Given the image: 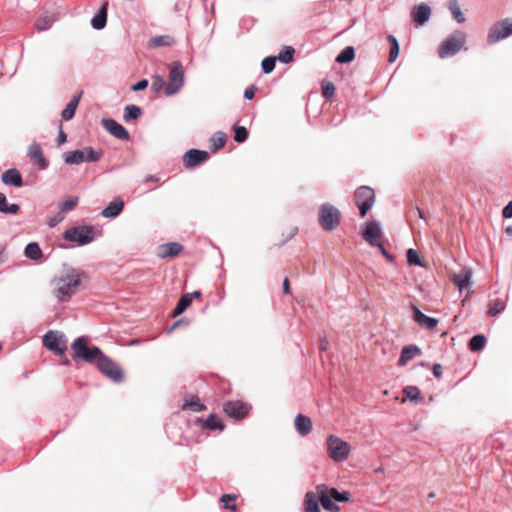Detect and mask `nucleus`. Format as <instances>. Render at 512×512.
<instances>
[{"mask_svg": "<svg viewBox=\"0 0 512 512\" xmlns=\"http://www.w3.org/2000/svg\"><path fill=\"white\" fill-rule=\"evenodd\" d=\"M82 96V91L78 92L76 95L73 96V98L68 102L66 107L61 112V117L64 121L71 120L76 112V109L79 105V101Z\"/></svg>", "mask_w": 512, "mask_h": 512, "instance_id": "obj_25", "label": "nucleus"}, {"mask_svg": "<svg viewBox=\"0 0 512 512\" xmlns=\"http://www.w3.org/2000/svg\"><path fill=\"white\" fill-rule=\"evenodd\" d=\"M124 208V202L122 200H116L107 205L101 212L104 218H115L118 216Z\"/></svg>", "mask_w": 512, "mask_h": 512, "instance_id": "obj_28", "label": "nucleus"}, {"mask_svg": "<svg viewBox=\"0 0 512 512\" xmlns=\"http://www.w3.org/2000/svg\"><path fill=\"white\" fill-rule=\"evenodd\" d=\"M67 140V136L65 134V132L62 130V128L60 127V130H59V134H58V145H62L66 142Z\"/></svg>", "mask_w": 512, "mask_h": 512, "instance_id": "obj_61", "label": "nucleus"}, {"mask_svg": "<svg viewBox=\"0 0 512 512\" xmlns=\"http://www.w3.org/2000/svg\"><path fill=\"white\" fill-rule=\"evenodd\" d=\"M191 302H192V295H189V294L182 295L172 313L173 316L176 317V316L182 314L190 306Z\"/></svg>", "mask_w": 512, "mask_h": 512, "instance_id": "obj_34", "label": "nucleus"}, {"mask_svg": "<svg viewBox=\"0 0 512 512\" xmlns=\"http://www.w3.org/2000/svg\"><path fill=\"white\" fill-rule=\"evenodd\" d=\"M107 3H104L99 12L92 18L91 25L95 30H101L105 27L107 22Z\"/></svg>", "mask_w": 512, "mask_h": 512, "instance_id": "obj_29", "label": "nucleus"}, {"mask_svg": "<svg viewBox=\"0 0 512 512\" xmlns=\"http://www.w3.org/2000/svg\"><path fill=\"white\" fill-rule=\"evenodd\" d=\"M183 250V246L178 242H169L157 247V256L161 259L175 257Z\"/></svg>", "mask_w": 512, "mask_h": 512, "instance_id": "obj_21", "label": "nucleus"}, {"mask_svg": "<svg viewBox=\"0 0 512 512\" xmlns=\"http://www.w3.org/2000/svg\"><path fill=\"white\" fill-rule=\"evenodd\" d=\"M317 492L319 494V501L325 510L331 512H337L339 510V506L333 501L331 490L328 491L326 485H318Z\"/></svg>", "mask_w": 512, "mask_h": 512, "instance_id": "obj_18", "label": "nucleus"}, {"mask_svg": "<svg viewBox=\"0 0 512 512\" xmlns=\"http://www.w3.org/2000/svg\"><path fill=\"white\" fill-rule=\"evenodd\" d=\"M159 178L155 175H148L145 177L144 179V182L145 183H148V182H152V183H155V182H158Z\"/></svg>", "mask_w": 512, "mask_h": 512, "instance_id": "obj_63", "label": "nucleus"}, {"mask_svg": "<svg viewBox=\"0 0 512 512\" xmlns=\"http://www.w3.org/2000/svg\"><path fill=\"white\" fill-rule=\"evenodd\" d=\"M164 85H165V80H164L163 76L154 75L152 77L151 89L153 92H155V93L160 92L164 88Z\"/></svg>", "mask_w": 512, "mask_h": 512, "instance_id": "obj_50", "label": "nucleus"}, {"mask_svg": "<svg viewBox=\"0 0 512 512\" xmlns=\"http://www.w3.org/2000/svg\"><path fill=\"white\" fill-rule=\"evenodd\" d=\"M52 25V19L48 16L40 17L35 22V27L38 31L48 30Z\"/></svg>", "mask_w": 512, "mask_h": 512, "instance_id": "obj_46", "label": "nucleus"}, {"mask_svg": "<svg viewBox=\"0 0 512 512\" xmlns=\"http://www.w3.org/2000/svg\"><path fill=\"white\" fill-rule=\"evenodd\" d=\"M355 58V50L352 46L345 47L341 53L336 57L338 63H349Z\"/></svg>", "mask_w": 512, "mask_h": 512, "instance_id": "obj_37", "label": "nucleus"}, {"mask_svg": "<svg viewBox=\"0 0 512 512\" xmlns=\"http://www.w3.org/2000/svg\"><path fill=\"white\" fill-rule=\"evenodd\" d=\"M432 372L436 378H440L442 376V366L438 363H435L433 365Z\"/></svg>", "mask_w": 512, "mask_h": 512, "instance_id": "obj_60", "label": "nucleus"}, {"mask_svg": "<svg viewBox=\"0 0 512 512\" xmlns=\"http://www.w3.org/2000/svg\"><path fill=\"white\" fill-rule=\"evenodd\" d=\"M175 43V40L170 35H159L151 38L148 41V46L150 48H158L162 46H172Z\"/></svg>", "mask_w": 512, "mask_h": 512, "instance_id": "obj_30", "label": "nucleus"}, {"mask_svg": "<svg viewBox=\"0 0 512 512\" xmlns=\"http://www.w3.org/2000/svg\"><path fill=\"white\" fill-rule=\"evenodd\" d=\"M326 445L328 455L334 462H344L348 459L351 452V447L348 442L331 434L326 440Z\"/></svg>", "mask_w": 512, "mask_h": 512, "instance_id": "obj_4", "label": "nucleus"}, {"mask_svg": "<svg viewBox=\"0 0 512 512\" xmlns=\"http://www.w3.org/2000/svg\"><path fill=\"white\" fill-rule=\"evenodd\" d=\"M407 261L410 265L423 266V261L419 253L412 248L407 251Z\"/></svg>", "mask_w": 512, "mask_h": 512, "instance_id": "obj_44", "label": "nucleus"}, {"mask_svg": "<svg viewBox=\"0 0 512 512\" xmlns=\"http://www.w3.org/2000/svg\"><path fill=\"white\" fill-rule=\"evenodd\" d=\"M24 254L27 258L32 260H39L42 257V250L38 243L31 242L26 245Z\"/></svg>", "mask_w": 512, "mask_h": 512, "instance_id": "obj_33", "label": "nucleus"}, {"mask_svg": "<svg viewBox=\"0 0 512 512\" xmlns=\"http://www.w3.org/2000/svg\"><path fill=\"white\" fill-rule=\"evenodd\" d=\"M203 427L209 430H223L224 424L216 415L211 414L207 417V419L203 422Z\"/></svg>", "mask_w": 512, "mask_h": 512, "instance_id": "obj_35", "label": "nucleus"}, {"mask_svg": "<svg viewBox=\"0 0 512 512\" xmlns=\"http://www.w3.org/2000/svg\"><path fill=\"white\" fill-rule=\"evenodd\" d=\"M399 50H400L399 44H395V45L391 46L390 53H389V59H388L390 63H393L397 59V57L399 55Z\"/></svg>", "mask_w": 512, "mask_h": 512, "instance_id": "obj_55", "label": "nucleus"}, {"mask_svg": "<svg viewBox=\"0 0 512 512\" xmlns=\"http://www.w3.org/2000/svg\"><path fill=\"white\" fill-rule=\"evenodd\" d=\"M27 154L29 158L40 167V169H46L48 167L49 163L43 155L40 144L37 142H33L29 145Z\"/></svg>", "mask_w": 512, "mask_h": 512, "instance_id": "obj_20", "label": "nucleus"}, {"mask_svg": "<svg viewBox=\"0 0 512 512\" xmlns=\"http://www.w3.org/2000/svg\"><path fill=\"white\" fill-rule=\"evenodd\" d=\"M236 498L235 495H231V494H223L220 498L221 502L224 503V506L230 510H235L236 509V505H228V501L230 500H234Z\"/></svg>", "mask_w": 512, "mask_h": 512, "instance_id": "obj_54", "label": "nucleus"}, {"mask_svg": "<svg viewBox=\"0 0 512 512\" xmlns=\"http://www.w3.org/2000/svg\"><path fill=\"white\" fill-rule=\"evenodd\" d=\"M466 42V36L464 33L457 31L451 36L445 39L442 45L439 47L438 55L440 58H447L455 55L461 50Z\"/></svg>", "mask_w": 512, "mask_h": 512, "instance_id": "obj_10", "label": "nucleus"}, {"mask_svg": "<svg viewBox=\"0 0 512 512\" xmlns=\"http://www.w3.org/2000/svg\"><path fill=\"white\" fill-rule=\"evenodd\" d=\"M421 349L415 345H407L402 348L400 358L398 360V366L403 367L415 356L421 355Z\"/></svg>", "mask_w": 512, "mask_h": 512, "instance_id": "obj_23", "label": "nucleus"}, {"mask_svg": "<svg viewBox=\"0 0 512 512\" xmlns=\"http://www.w3.org/2000/svg\"><path fill=\"white\" fill-rule=\"evenodd\" d=\"M305 512H321L318 504V496L314 492H307L305 495Z\"/></svg>", "mask_w": 512, "mask_h": 512, "instance_id": "obj_31", "label": "nucleus"}, {"mask_svg": "<svg viewBox=\"0 0 512 512\" xmlns=\"http://www.w3.org/2000/svg\"><path fill=\"white\" fill-rule=\"evenodd\" d=\"M184 70L181 62L174 61L169 65V80L164 88L166 96L177 94L184 85Z\"/></svg>", "mask_w": 512, "mask_h": 512, "instance_id": "obj_5", "label": "nucleus"}, {"mask_svg": "<svg viewBox=\"0 0 512 512\" xmlns=\"http://www.w3.org/2000/svg\"><path fill=\"white\" fill-rule=\"evenodd\" d=\"M354 200L363 217L372 208L375 202V192L368 186H362L355 191Z\"/></svg>", "mask_w": 512, "mask_h": 512, "instance_id": "obj_12", "label": "nucleus"}, {"mask_svg": "<svg viewBox=\"0 0 512 512\" xmlns=\"http://www.w3.org/2000/svg\"><path fill=\"white\" fill-rule=\"evenodd\" d=\"M63 238L73 243L72 247L85 246L94 241L95 230L93 226H75L67 229L63 234Z\"/></svg>", "mask_w": 512, "mask_h": 512, "instance_id": "obj_2", "label": "nucleus"}, {"mask_svg": "<svg viewBox=\"0 0 512 512\" xmlns=\"http://www.w3.org/2000/svg\"><path fill=\"white\" fill-rule=\"evenodd\" d=\"M431 13V7L426 3L416 5L411 12L414 25L420 27L426 24L431 17Z\"/></svg>", "mask_w": 512, "mask_h": 512, "instance_id": "obj_17", "label": "nucleus"}, {"mask_svg": "<svg viewBox=\"0 0 512 512\" xmlns=\"http://www.w3.org/2000/svg\"><path fill=\"white\" fill-rule=\"evenodd\" d=\"M248 138V131L243 126H236L234 128V140L238 143H243Z\"/></svg>", "mask_w": 512, "mask_h": 512, "instance_id": "obj_47", "label": "nucleus"}, {"mask_svg": "<svg viewBox=\"0 0 512 512\" xmlns=\"http://www.w3.org/2000/svg\"><path fill=\"white\" fill-rule=\"evenodd\" d=\"M448 8H449V10L452 13L453 18L458 23H464L465 22V17H464V15H463V13H462V11L460 9V6H459L457 0H449L448 1Z\"/></svg>", "mask_w": 512, "mask_h": 512, "instance_id": "obj_38", "label": "nucleus"}, {"mask_svg": "<svg viewBox=\"0 0 512 512\" xmlns=\"http://www.w3.org/2000/svg\"><path fill=\"white\" fill-rule=\"evenodd\" d=\"M295 429L301 436H306L312 431V421L303 414H297L294 420Z\"/></svg>", "mask_w": 512, "mask_h": 512, "instance_id": "obj_24", "label": "nucleus"}, {"mask_svg": "<svg viewBox=\"0 0 512 512\" xmlns=\"http://www.w3.org/2000/svg\"><path fill=\"white\" fill-rule=\"evenodd\" d=\"M504 218H512V201H510L502 210Z\"/></svg>", "mask_w": 512, "mask_h": 512, "instance_id": "obj_58", "label": "nucleus"}, {"mask_svg": "<svg viewBox=\"0 0 512 512\" xmlns=\"http://www.w3.org/2000/svg\"><path fill=\"white\" fill-rule=\"evenodd\" d=\"M79 201L78 197H69L66 200L59 203V211L64 214L65 212L73 210Z\"/></svg>", "mask_w": 512, "mask_h": 512, "instance_id": "obj_41", "label": "nucleus"}, {"mask_svg": "<svg viewBox=\"0 0 512 512\" xmlns=\"http://www.w3.org/2000/svg\"><path fill=\"white\" fill-rule=\"evenodd\" d=\"M84 273L72 267H64L52 281L53 295L60 303L68 302L80 288Z\"/></svg>", "mask_w": 512, "mask_h": 512, "instance_id": "obj_1", "label": "nucleus"}, {"mask_svg": "<svg viewBox=\"0 0 512 512\" xmlns=\"http://www.w3.org/2000/svg\"><path fill=\"white\" fill-rule=\"evenodd\" d=\"M375 247H377L379 249V251L381 252V254L389 261V262H392L393 261V256L385 249V247L383 246V244L381 243H378Z\"/></svg>", "mask_w": 512, "mask_h": 512, "instance_id": "obj_57", "label": "nucleus"}, {"mask_svg": "<svg viewBox=\"0 0 512 512\" xmlns=\"http://www.w3.org/2000/svg\"><path fill=\"white\" fill-rule=\"evenodd\" d=\"M382 227L376 220H368L364 223L361 236L371 246H376L382 237Z\"/></svg>", "mask_w": 512, "mask_h": 512, "instance_id": "obj_14", "label": "nucleus"}, {"mask_svg": "<svg viewBox=\"0 0 512 512\" xmlns=\"http://www.w3.org/2000/svg\"><path fill=\"white\" fill-rule=\"evenodd\" d=\"M331 493H332L333 499L338 502H346L350 498V493L346 492V491L339 492L333 488V489H331Z\"/></svg>", "mask_w": 512, "mask_h": 512, "instance_id": "obj_51", "label": "nucleus"}, {"mask_svg": "<svg viewBox=\"0 0 512 512\" xmlns=\"http://www.w3.org/2000/svg\"><path fill=\"white\" fill-rule=\"evenodd\" d=\"M295 54V49L292 46H285L282 51L275 56L276 60H279L282 63L288 64L293 61V57Z\"/></svg>", "mask_w": 512, "mask_h": 512, "instance_id": "obj_40", "label": "nucleus"}, {"mask_svg": "<svg viewBox=\"0 0 512 512\" xmlns=\"http://www.w3.org/2000/svg\"><path fill=\"white\" fill-rule=\"evenodd\" d=\"M95 361L93 362L96 364L97 368L109 379L112 381L119 383L123 380V373L121 368L110 358H108L104 353L101 351L100 355H97Z\"/></svg>", "mask_w": 512, "mask_h": 512, "instance_id": "obj_9", "label": "nucleus"}, {"mask_svg": "<svg viewBox=\"0 0 512 512\" xmlns=\"http://www.w3.org/2000/svg\"><path fill=\"white\" fill-rule=\"evenodd\" d=\"M276 57L268 56L262 60L261 66L265 74L271 73L275 68Z\"/></svg>", "mask_w": 512, "mask_h": 512, "instance_id": "obj_45", "label": "nucleus"}, {"mask_svg": "<svg viewBox=\"0 0 512 512\" xmlns=\"http://www.w3.org/2000/svg\"><path fill=\"white\" fill-rule=\"evenodd\" d=\"M1 180L5 185H12L15 187L22 186V177L19 171L15 168H11L6 170L2 176Z\"/></svg>", "mask_w": 512, "mask_h": 512, "instance_id": "obj_26", "label": "nucleus"}, {"mask_svg": "<svg viewBox=\"0 0 512 512\" xmlns=\"http://www.w3.org/2000/svg\"><path fill=\"white\" fill-rule=\"evenodd\" d=\"M224 412L235 420L244 418L249 411L248 405L241 401H228L224 404Z\"/></svg>", "mask_w": 512, "mask_h": 512, "instance_id": "obj_15", "label": "nucleus"}, {"mask_svg": "<svg viewBox=\"0 0 512 512\" xmlns=\"http://www.w3.org/2000/svg\"><path fill=\"white\" fill-rule=\"evenodd\" d=\"M335 86L331 82H327L322 86V95L324 98L328 99L334 95Z\"/></svg>", "mask_w": 512, "mask_h": 512, "instance_id": "obj_52", "label": "nucleus"}, {"mask_svg": "<svg viewBox=\"0 0 512 512\" xmlns=\"http://www.w3.org/2000/svg\"><path fill=\"white\" fill-rule=\"evenodd\" d=\"M102 154V151H96L92 147H85L84 149L65 152L63 159L68 165H79L83 162H98Z\"/></svg>", "mask_w": 512, "mask_h": 512, "instance_id": "obj_3", "label": "nucleus"}, {"mask_svg": "<svg viewBox=\"0 0 512 512\" xmlns=\"http://www.w3.org/2000/svg\"><path fill=\"white\" fill-rule=\"evenodd\" d=\"M403 393L405 398L409 399L410 401H417L420 396V390L416 386H406L403 389Z\"/></svg>", "mask_w": 512, "mask_h": 512, "instance_id": "obj_43", "label": "nucleus"}, {"mask_svg": "<svg viewBox=\"0 0 512 512\" xmlns=\"http://www.w3.org/2000/svg\"><path fill=\"white\" fill-rule=\"evenodd\" d=\"M43 345L62 357L67 350V339L63 333L49 330L43 336Z\"/></svg>", "mask_w": 512, "mask_h": 512, "instance_id": "obj_11", "label": "nucleus"}, {"mask_svg": "<svg viewBox=\"0 0 512 512\" xmlns=\"http://www.w3.org/2000/svg\"><path fill=\"white\" fill-rule=\"evenodd\" d=\"M88 339L84 336L78 337L72 343L71 348L74 351V358L81 359L87 363H93L97 359V355L101 354V349L98 347L89 348L87 346Z\"/></svg>", "mask_w": 512, "mask_h": 512, "instance_id": "obj_7", "label": "nucleus"}, {"mask_svg": "<svg viewBox=\"0 0 512 512\" xmlns=\"http://www.w3.org/2000/svg\"><path fill=\"white\" fill-rule=\"evenodd\" d=\"M148 86V80L146 79H143L141 81H139L138 83L134 84L131 89L132 91H141V90H144L145 88H147Z\"/></svg>", "mask_w": 512, "mask_h": 512, "instance_id": "obj_56", "label": "nucleus"}, {"mask_svg": "<svg viewBox=\"0 0 512 512\" xmlns=\"http://www.w3.org/2000/svg\"><path fill=\"white\" fill-rule=\"evenodd\" d=\"M19 210H20V207L18 204H15V203L8 204L5 194L0 193V212L1 213L14 215V214H17L19 212Z\"/></svg>", "mask_w": 512, "mask_h": 512, "instance_id": "obj_32", "label": "nucleus"}, {"mask_svg": "<svg viewBox=\"0 0 512 512\" xmlns=\"http://www.w3.org/2000/svg\"><path fill=\"white\" fill-rule=\"evenodd\" d=\"M7 260V256L5 254V246L0 244V264L5 263Z\"/></svg>", "mask_w": 512, "mask_h": 512, "instance_id": "obj_62", "label": "nucleus"}, {"mask_svg": "<svg viewBox=\"0 0 512 512\" xmlns=\"http://www.w3.org/2000/svg\"><path fill=\"white\" fill-rule=\"evenodd\" d=\"M512 35V18L496 22L488 32L487 42L494 44Z\"/></svg>", "mask_w": 512, "mask_h": 512, "instance_id": "obj_13", "label": "nucleus"}, {"mask_svg": "<svg viewBox=\"0 0 512 512\" xmlns=\"http://www.w3.org/2000/svg\"><path fill=\"white\" fill-rule=\"evenodd\" d=\"M88 339L84 336L78 337L72 343L71 348L74 351V358L81 359L87 363H93L97 359V355L101 354V349L98 347L89 348L87 346Z\"/></svg>", "mask_w": 512, "mask_h": 512, "instance_id": "obj_6", "label": "nucleus"}, {"mask_svg": "<svg viewBox=\"0 0 512 512\" xmlns=\"http://www.w3.org/2000/svg\"><path fill=\"white\" fill-rule=\"evenodd\" d=\"M472 273L469 269H463L460 273L454 274L452 280L460 291L470 286Z\"/></svg>", "mask_w": 512, "mask_h": 512, "instance_id": "obj_27", "label": "nucleus"}, {"mask_svg": "<svg viewBox=\"0 0 512 512\" xmlns=\"http://www.w3.org/2000/svg\"><path fill=\"white\" fill-rule=\"evenodd\" d=\"M341 221L340 211L333 205L325 203L319 209V223L323 230H334Z\"/></svg>", "mask_w": 512, "mask_h": 512, "instance_id": "obj_8", "label": "nucleus"}, {"mask_svg": "<svg viewBox=\"0 0 512 512\" xmlns=\"http://www.w3.org/2000/svg\"><path fill=\"white\" fill-rule=\"evenodd\" d=\"M505 309V303L503 301H494L489 304L488 314L490 316H496Z\"/></svg>", "mask_w": 512, "mask_h": 512, "instance_id": "obj_48", "label": "nucleus"}, {"mask_svg": "<svg viewBox=\"0 0 512 512\" xmlns=\"http://www.w3.org/2000/svg\"><path fill=\"white\" fill-rule=\"evenodd\" d=\"M182 408L184 410L189 409L195 412H199L205 409V406L200 402L199 398L195 397L189 401H185Z\"/></svg>", "mask_w": 512, "mask_h": 512, "instance_id": "obj_42", "label": "nucleus"}, {"mask_svg": "<svg viewBox=\"0 0 512 512\" xmlns=\"http://www.w3.org/2000/svg\"><path fill=\"white\" fill-rule=\"evenodd\" d=\"M208 157V153L204 150L190 149L183 157V163L185 167L192 168L205 161Z\"/></svg>", "mask_w": 512, "mask_h": 512, "instance_id": "obj_19", "label": "nucleus"}, {"mask_svg": "<svg viewBox=\"0 0 512 512\" xmlns=\"http://www.w3.org/2000/svg\"><path fill=\"white\" fill-rule=\"evenodd\" d=\"M283 292H284L285 294L290 293V286H289V281H288V279H287V278H286V279H284V281H283Z\"/></svg>", "mask_w": 512, "mask_h": 512, "instance_id": "obj_64", "label": "nucleus"}, {"mask_svg": "<svg viewBox=\"0 0 512 512\" xmlns=\"http://www.w3.org/2000/svg\"><path fill=\"white\" fill-rule=\"evenodd\" d=\"M101 123L102 126L115 138L125 141L130 139L129 132L114 119L104 118Z\"/></svg>", "mask_w": 512, "mask_h": 512, "instance_id": "obj_16", "label": "nucleus"}, {"mask_svg": "<svg viewBox=\"0 0 512 512\" xmlns=\"http://www.w3.org/2000/svg\"><path fill=\"white\" fill-rule=\"evenodd\" d=\"M412 312L413 320L419 325L424 326L427 329H434L437 326L438 320L436 318L425 315L414 305L412 306Z\"/></svg>", "mask_w": 512, "mask_h": 512, "instance_id": "obj_22", "label": "nucleus"}, {"mask_svg": "<svg viewBox=\"0 0 512 512\" xmlns=\"http://www.w3.org/2000/svg\"><path fill=\"white\" fill-rule=\"evenodd\" d=\"M214 150L222 148L225 144L226 136L223 132H217L211 138Z\"/></svg>", "mask_w": 512, "mask_h": 512, "instance_id": "obj_49", "label": "nucleus"}, {"mask_svg": "<svg viewBox=\"0 0 512 512\" xmlns=\"http://www.w3.org/2000/svg\"><path fill=\"white\" fill-rule=\"evenodd\" d=\"M256 88L254 86L247 87L244 91V98L251 100L254 97Z\"/></svg>", "mask_w": 512, "mask_h": 512, "instance_id": "obj_59", "label": "nucleus"}, {"mask_svg": "<svg viewBox=\"0 0 512 512\" xmlns=\"http://www.w3.org/2000/svg\"><path fill=\"white\" fill-rule=\"evenodd\" d=\"M486 345V338L482 334L474 335L469 341V348L473 352L481 351Z\"/></svg>", "mask_w": 512, "mask_h": 512, "instance_id": "obj_36", "label": "nucleus"}, {"mask_svg": "<svg viewBox=\"0 0 512 512\" xmlns=\"http://www.w3.org/2000/svg\"><path fill=\"white\" fill-rule=\"evenodd\" d=\"M64 218H65L64 214H62L59 211L56 215H54L48 219L47 224L49 225V227L53 228V227L57 226L59 223H61L64 220Z\"/></svg>", "mask_w": 512, "mask_h": 512, "instance_id": "obj_53", "label": "nucleus"}, {"mask_svg": "<svg viewBox=\"0 0 512 512\" xmlns=\"http://www.w3.org/2000/svg\"><path fill=\"white\" fill-rule=\"evenodd\" d=\"M141 114L142 110L139 106L130 104L125 107L123 118L125 121H131L137 119Z\"/></svg>", "mask_w": 512, "mask_h": 512, "instance_id": "obj_39", "label": "nucleus"}]
</instances>
